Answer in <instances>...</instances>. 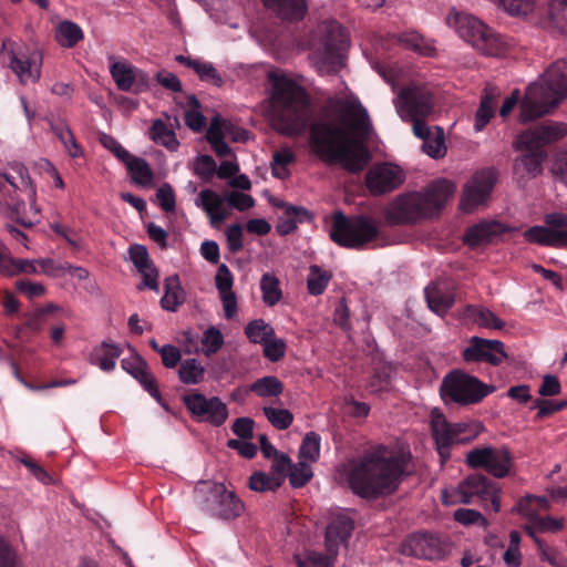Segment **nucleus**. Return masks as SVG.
<instances>
[{
	"label": "nucleus",
	"instance_id": "f257e3e1",
	"mask_svg": "<svg viewBox=\"0 0 567 567\" xmlns=\"http://www.w3.org/2000/svg\"><path fill=\"white\" fill-rule=\"evenodd\" d=\"M271 94L267 116L285 135L309 131L312 154L328 165H341L349 173L361 172L372 156L367 146L373 126L360 102L342 101L340 116L321 113L309 122L310 101L306 91L286 75L270 74Z\"/></svg>",
	"mask_w": 567,
	"mask_h": 567
},
{
	"label": "nucleus",
	"instance_id": "f03ea898",
	"mask_svg": "<svg viewBox=\"0 0 567 567\" xmlns=\"http://www.w3.org/2000/svg\"><path fill=\"white\" fill-rule=\"evenodd\" d=\"M411 458L410 451L371 446L349 461L346 473L349 488L365 499L392 495L409 474Z\"/></svg>",
	"mask_w": 567,
	"mask_h": 567
},
{
	"label": "nucleus",
	"instance_id": "7ed1b4c3",
	"mask_svg": "<svg viewBox=\"0 0 567 567\" xmlns=\"http://www.w3.org/2000/svg\"><path fill=\"white\" fill-rule=\"evenodd\" d=\"M454 192L455 185L452 182L435 181L422 192H410L395 197L385 212V218L391 225H413L439 216Z\"/></svg>",
	"mask_w": 567,
	"mask_h": 567
},
{
	"label": "nucleus",
	"instance_id": "20e7f679",
	"mask_svg": "<svg viewBox=\"0 0 567 567\" xmlns=\"http://www.w3.org/2000/svg\"><path fill=\"white\" fill-rule=\"evenodd\" d=\"M567 97V60H557L542 75L528 85L520 102L522 123L550 114Z\"/></svg>",
	"mask_w": 567,
	"mask_h": 567
},
{
	"label": "nucleus",
	"instance_id": "39448f33",
	"mask_svg": "<svg viewBox=\"0 0 567 567\" xmlns=\"http://www.w3.org/2000/svg\"><path fill=\"white\" fill-rule=\"evenodd\" d=\"M18 192L25 193L31 208L38 214L35 185L31 181L28 168L22 163L12 162L8 164L3 172L0 171V206L3 208L6 216L12 221L25 228L32 227L34 223L25 220L23 217L25 204L18 197Z\"/></svg>",
	"mask_w": 567,
	"mask_h": 567
},
{
	"label": "nucleus",
	"instance_id": "423d86ee",
	"mask_svg": "<svg viewBox=\"0 0 567 567\" xmlns=\"http://www.w3.org/2000/svg\"><path fill=\"white\" fill-rule=\"evenodd\" d=\"M378 223L367 215L346 216L341 210L334 212L329 231L330 239L348 249H364L379 237Z\"/></svg>",
	"mask_w": 567,
	"mask_h": 567
},
{
	"label": "nucleus",
	"instance_id": "0eeeda50",
	"mask_svg": "<svg viewBox=\"0 0 567 567\" xmlns=\"http://www.w3.org/2000/svg\"><path fill=\"white\" fill-rule=\"evenodd\" d=\"M431 431L441 463L445 464L451 457L452 446L472 442L484 431V425L478 421L452 423L443 413L434 410L431 413Z\"/></svg>",
	"mask_w": 567,
	"mask_h": 567
},
{
	"label": "nucleus",
	"instance_id": "6e6552de",
	"mask_svg": "<svg viewBox=\"0 0 567 567\" xmlns=\"http://www.w3.org/2000/svg\"><path fill=\"white\" fill-rule=\"evenodd\" d=\"M194 497L203 512L223 520L236 519L245 511L243 501L223 483L199 482L195 486Z\"/></svg>",
	"mask_w": 567,
	"mask_h": 567
},
{
	"label": "nucleus",
	"instance_id": "1a4fd4ad",
	"mask_svg": "<svg viewBox=\"0 0 567 567\" xmlns=\"http://www.w3.org/2000/svg\"><path fill=\"white\" fill-rule=\"evenodd\" d=\"M349 47L347 30L334 20L319 27V42L315 50L319 71L329 74L339 72L344 65V53Z\"/></svg>",
	"mask_w": 567,
	"mask_h": 567
},
{
	"label": "nucleus",
	"instance_id": "9d476101",
	"mask_svg": "<svg viewBox=\"0 0 567 567\" xmlns=\"http://www.w3.org/2000/svg\"><path fill=\"white\" fill-rule=\"evenodd\" d=\"M495 388L488 386L476 377L456 370L446 374L441 384V396L445 403L473 405L482 402Z\"/></svg>",
	"mask_w": 567,
	"mask_h": 567
},
{
	"label": "nucleus",
	"instance_id": "9b49d317",
	"mask_svg": "<svg viewBox=\"0 0 567 567\" xmlns=\"http://www.w3.org/2000/svg\"><path fill=\"white\" fill-rule=\"evenodd\" d=\"M447 23L455 28L462 39L487 54H496L503 44L499 34L472 14L452 11L447 16Z\"/></svg>",
	"mask_w": 567,
	"mask_h": 567
},
{
	"label": "nucleus",
	"instance_id": "f8f14e48",
	"mask_svg": "<svg viewBox=\"0 0 567 567\" xmlns=\"http://www.w3.org/2000/svg\"><path fill=\"white\" fill-rule=\"evenodd\" d=\"M501 487L483 474H472L460 482L454 489L455 503H477L485 511H501Z\"/></svg>",
	"mask_w": 567,
	"mask_h": 567
},
{
	"label": "nucleus",
	"instance_id": "ddd939ff",
	"mask_svg": "<svg viewBox=\"0 0 567 567\" xmlns=\"http://www.w3.org/2000/svg\"><path fill=\"white\" fill-rule=\"evenodd\" d=\"M354 522L346 514H339L331 519L326 528V553L308 551L309 567H333L339 554V546L347 545L352 535Z\"/></svg>",
	"mask_w": 567,
	"mask_h": 567
},
{
	"label": "nucleus",
	"instance_id": "4468645a",
	"mask_svg": "<svg viewBox=\"0 0 567 567\" xmlns=\"http://www.w3.org/2000/svg\"><path fill=\"white\" fill-rule=\"evenodd\" d=\"M466 464L471 468H484L496 478H504L513 467V455L505 446H482L466 454Z\"/></svg>",
	"mask_w": 567,
	"mask_h": 567
},
{
	"label": "nucleus",
	"instance_id": "2eb2a0df",
	"mask_svg": "<svg viewBox=\"0 0 567 567\" xmlns=\"http://www.w3.org/2000/svg\"><path fill=\"white\" fill-rule=\"evenodd\" d=\"M395 106L402 118L427 117L434 112L435 96L426 85L412 83L401 89Z\"/></svg>",
	"mask_w": 567,
	"mask_h": 567
},
{
	"label": "nucleus",
	"instance_id": "dca6fc26",
	"mask_svg": "<svg viewBox=\"0 0 567 567\" xmlns=\"http://www.w3.org/2000/svg\"><path fill=\"white\" fill-rule=\"evenodd\" d=\"M182 401L197 422H206L218 427L228 419V408L218 396L206 398L203 393L193 392L185 394Z\"/></svg>",
	"mask_w": 567,
	"mask_h": 567
},
{
	"label": "nucleus",
	"instance_id": "f3484780",
	"mask_svg": "<svg viewBox=\"0 0 567 567\" xmlns=\"http://www.w3.org/2000/svg\"><path fill=\"white\" fill-rule=\"evenodd\" d=\"M545 226H533L525 230L527 241L553 248L567 249V215L550 213L545 216Z\"/></svg>",
	"mask_w": 567,
	"mask_h": 567
},
{
	"label": "nucleus",
	"instance_id": "a211bd4d",
	"mask_svg": "<svg viewBox=\"0 0 567 567\" xmlns=\"http://www.w3.org/2000/svg\"><path fill=\"white\" fill-rule=\"evenodd\" d=\"M497 177L498 173L493 167L476 172L464 187L460 204L461 209L465 213H471L484 204L488 199Z\"/></svg>",
	"mask_w": 567,
	"mask_h": 567
},
{
	"label": "nucleus",
	"instance_id": "6ab92c4d",
	"mask_svg": "<svg viewBox=\"0 0 567 567\" xmlns=\"http://www.w3.org/2000/svg\"><path fill=\"white\" fill-rule=\"evenodd\" d=\"M462 359L466 363L484 362L498 367L507 359V353L502 341L473 336L462 351Z\"/></svg>",
	"mask_w": 567,
	"mask_h": 567
},
{
	"label": "nucleus",
	"instance_id": "aec40b11",
	"mask_svg": "<svg viewBox=\"0 0 567 567\" xmlns=\"http://www.w3.org/2000/svg\"><path fill=\"white\" fill-rule=\"evenodd\" d=\"M403 171L393 164L382 163L372 167L365 175V184L374 196L384 195L403 184Z\"/></svg>",
	"mask_w": 567,
	"mask_h": 567
},
{
	"label": "nucleus",
	"instance_id": "412c9836",
	"mask_svg": "<svg viewBox=\"0 0 567 567\" xmlns=\"http://www.w3.org/2000/svg\"><path fill=\"white\" fill-rule=\"evenodd\" d=\"M514 146L523 152V155L515 159L514 175L522 179L539 175L543 172V162L547 157L545 148L533 143H520V135L517 136Z\"/></svg>",
	"mask_w": 567,
	"mask_h": 567
},
{
	"label": "nucleus",
	"instance_id": "4be33fe9",
	"mask_svg": "<svg viewBox=\"0 0 567 567\" xmlns=\"http://www.w3.org/2000/svg\"><path fill=\"white\" fill-rule=\"evenodd\" d=\"M127 347L132 351V355L130 358L122 359V369L131 374L134 379H136L145 391H147L158 403L167 409V406L162 401V395L158 390L156 380L148 371L146 361L135 351L134 348H132L130 344H127Z\"/></svg>",
	"mask_w": 567,
	"mask_h": 567
},
{
	"label": "nucleus",
	"instance_id": "5701e85b",
	"mask_svg": "<svg viewBox=\"0 0 567 567\" xmlns=\"http://www.w3.org/2000/svg\"><path fill=\"white\" fill-rule=\"evenodd\" d=\"M567 134V125L547 121L533 128L526 130L520 135V143H533L544 148L548 143L556 142Z\"/></svg>",
	"mask_w": 567,
	"mask_h": 567
},
{
	"label": "nucleus",
	"instance_id": "b1692460",
	"mask_svg": "<svg viewBox=\"0 0 567 567\" xmlns=\"http://www.w3.org/2000/svg\"><path fill=\"white\" fill-rule=\"evenodd\" d=\"M12 44L10 40H6L2 43V49L8 51L10 69L19 78L21 83L38 81L40 79V68L33 66L34 62L28 56L16 53L11 48Z\"/></svg>",
	"mask_w": 567,
	"mask_h": 567
},
{
	"label": "nucleus",
	"instance_id": "393cba45",
	"mask_svg": "<svg viewBox=\"0 0 567 567\" xmlns=\"http://www.w3.org/2000/svg\"><path fill=\"white\" fill-rule=\"evenodd\" d=\"M39 274L37 260L13 258L8 247L0 241V275L14 277L19 275Z\"/></svg>",
	"mask_w": 567,
	"mask_h": 567
},
{
	"label": "nucleus",
	"instance_id": "a878e982",
	"mask_svg": "<svg viewBox=\"0 0 567 567\" xmlns=\"http://www.w3.org/2000/svg\"><path fill=\"white\" fill-rule=\"evenodd\" d=\"M404 553L427 560L435 559L441 555L439 539L430 534H415L406 539Z\"/></svg>",
	"mask_w": 567,
	"mask_h": 567
},
{
	"label": "nucleus",
	"instance_id": "bb28decb",
	"mask_svg": "<svg viewBox=\"0 0 567 567\" xmlns=\"http://www.w3.org/2000/svg\"><path fill=\"white\" fill-rule=\"evenodd\" d=\"M264 4L276 12L281 19L300 21L307 13V0H262Z\"/></svg>",
	"mask_w": 567,
	"mask_h": 567
},
{
	"label": "nucleus",
	"instance_id": "cd10ccee",
	"mask_svg": "<svg viewBox=\"0 0 567 567\" xmlns=\"http://www.w3.org/2000/svg\"><path fill=\"white\" fill-rule=\"evenodd\" d=\"M122 354V348L111 341H103L94 347L90 354V362L105 372L113 371L116 360Z\"/></svg>",
	"mask_w": 567,
	"mask_h": 567
},
{
	"label": "nucleus",
	"instance_id": "c85d7f7f",
	"mask_svg": "<svg viewBox=\"0 0 567 567\" xmlns=\"http://www.w3.org/2000/svg\"><path fill=\"white\" fill-rule=\"evenodd\" d=\"M185 301V291L181 286L178 275H172L164 281V296L161 298V307L171 312L177 311Z\"/></svg>",
	"mask_w": 567,
	"mask_h": 567
},
{
	"label": "nucleus",
	"instance_id": "c756f323",
	"mask_svg": "<svg viewBox=\"0 0 567 567\" xmlns=\"http://www.w3.org/2000/svg\"><path fill=\"white\" fill-rule=\"evenodd\" d=\"M424 293L429 308L440 316L446 313L455 302L454 293L444 291L439 286L426 287Z\"/></svg>",
	"mask_w": 567,
	"mask_h": 567
},
{
	"label": "nucleus",
	"instance_id": "7c9ffc66",
	"mask_svg": "<svg viewBox=\"0 0 567 567\" xmlns=\"http://www.w3.org/2000/svg\"><path fill=\"white\" fill-rule=\"evenodd\" d=\"M498 223H480L470 227L464 235V243L471 247H477L491 243L498 234Z\"/></svg>",
	"mask_w": 567,
	"mask_h": 567
},
{
	"label": "nucleus",
	"instance_id": "2f4dec72",
	"mask_svg": "<svg viewBox=\"0 0 567 567\" xmlns=\"http://www.w3.org/2000/svg\"><path fill=\"white\" fill-rule=\"evenodd\" d=\"M84 38L79 24L73 21H61L55 29V40L63 48H74Z\"/></svg>",
	"mask_w": 567,
	"mask_h": 567
},
{
	"label": "nucleus",
	"instance_id": "473e14b6",
	"mask_svg": "<svg viewBox=\"0 0 567 567\" xmlns=\"http://www.w3.org/2000/svg\"><path fill=\"white\" fill-rule=\"evenodd\" d=\"M248 389L259 398H279L285 385L276 375H266L254 381Z\"/></svg>",
	"mask_w": 567,
	"mask_h": 567
},
{
	"label": "nucleus",
	"instance_id": "72a5a7b5",
	"mask_svg": "<svg viewBox=\"0 0 567 567\" xmlns=\"http://www.w3.org/2000/svg\"><path fill=\"white\" fill-rule=\"evenodd\" d=\"M150 136L154 143L166 147L168 151H176L179 146L175 132L168 128L165 122L159 118L153 121Z\"/></svg>",
	"mask_w": 567,
	"mask_h": 567
},
{
	"label": "nucleus",
	"instance_id": "f704fd0d",
	"mask_svg": "<svg viewBox=\"0 0 567 567\" xmlns=\"http://www.w3.org/2000/svg\"><path fill=\"white\" fill-rule=\"evenodd\" d=\"M51 130L71 157L76 158L83 155V151L69 125L64 122H56L51 124Z\"/></svg>",
	"mask_w": 567,
	"mask_h": 567
},
{
	"label": "nucleus",
	"instance_id": "c9c22d12",
	"mask_svg": "<svg viewBox=\"0 0 567 567\" xmlns=\"http://www.w3.org/2000/svg\"><path fill=\"white\" fill-rule=\"evenodd\" d=\"M125 166L135 184L141 186H148L153 182V172L144 158L135 157L132 155L125 163Z\"/></svg>",
	"mask_w": 567,
	"mask_h": 567
},
{
	"label": "nucleus",
	"instance_id": "e433bc0d",
	"mask_svg": "<svg viewBox=\"0 0 567 567\" xmlns=\"http://www.w3.org/2000/svg\"><path fill=\"white\" fill-rule=\"evenodd\" d=\"M260 290L262 293V301L268 307L276 306L282 298L280 281L274 274L266 272L261 276Z\"/></svg>",
	"mask_w": 567,
	"mask_h": 567
},
{
	"label": "nucleus",
	"instance_id": "4c0bfd02",
	"mask_svg": "<svg viewBox=\"0 0 567 567\" xmlns=\"http://www.w3.org/2000/svg\"><path fill=\"white\" fill-rule=\"evenodd\" d=\"M205 368L197 359H186L181 362L178 378L184 384H198L204 381Z\"/></svg>",
	"mask_w": 567,
	"mask_h": 567
},
{
	"label": "nucleus",
	"instance_id": "58836bf2",
	"mask_svg": "<svg viewBox=\"0 0 567 567\" xmlns=\"http://www.w3.org/2000/svg\"><path fill=\"white\" fill-rule=\"evenodd\" d=\"M466 315L473 319L480 327L501 330L504 328V322L489 309L467 306Z\"/></svg>",
	"mask_w": 567,
	"mask_h": 567
},
{
	"label": "nucleus",
	"instance_id": "ea45409f",
	"mask_svg": "<svg viewBox=\"0 0 567 567\" xmlns=\"http://www.w3.org/2000/svg\"><path fill=\"white\" fill-rule=\"evenodd\" d=\"M134 70L135 66L126 62H114L111 64L110 72L118 90L124 92L133 90Z\"/></svg>",
	"mask_w": 567,
	"mask_h": 567
},
{
	"label": "nucleus",
	"instance_id": "a19ab883",
	"mask_svg": "<svg viewBox=\"0 0 567 567\" xmlns=\"http://www.w3.org/2000/svg\"><path fill=\"white\" fill-rule=\"evenodd\" d=\"M245 334L250 342L264 344L269 338L275 337V330L264 319H255L245 327Z\"/></svg>",
	"mask_w": 567,
	"mask_h": 567
},
{
	"label": "nucleus",
	"instance_id": "79ce46f5",
	"mask_svg": "<svg viewBox=\"0 0 567 567\" xmlns=\"http://www.w3.org/2000/svg\"><path fill=\"white\" fill-rule=\"evenodd\" d=\"M330 279H331V275L328 271L322 270L317 265L310 266L309 276L307 279L308 292L312 296L322 295L329 284Z\"/></svg>",
	"mask_w": 567,
	"mask_h": 567
},
{
	"label": "nucleus",
	"instance_id": "37998d69",
	"mask_svg": "<svg viewBox=\"0 0 567 567\" xmlns=\"http://www.w3.org/2000/svg\"><path fill=\"white\" fill-rule=\"evenodd\" d=\"M549 503L546 497L526 495L520 498L515 509L526 517H535L538 512L548 509Z\"/></svg>",
	"mask_w": 567,
	"mask_h": 567
},
{
	"label": "nucleus",
	"instance_id": "c03bdc74",
	"mask_svg": "<svg viewBox=\"0 0 567 567\" xmlns=\"http://www.w3.org/2000/svg\"><path fill=\"white\" fill-rule=\"evenodd\" d=\"M399 42L425 56H432L435 53V48L430 42L425 41L417 32L401 34Z\"/></svg>",
	"mask_w": 567,
	"mask_h": 567
},
{
	"label": "nucleus",
	"instance_id": "a18cd8bd",
	"mask_svg": "<svg viewBox=\"0 0 567 567\" xmlns=\"http://www.w3.org/2000/svg\"><path fill=\"white\" fill-rule=\"evenodd\" d=\"M282 484L281 477H275V475H268L264 472H255L249 477V488L255 492H267L276 491Z\"/></svg>",
	"mask_w": 567,
	"mask_h": 567
},
{
	"label": "nucleus",
	"instance_id": "49530a36",
	"mask_svg": "<svg viewBox=\"0 0 567 567\" xmlns=\"http://www.w3.org/2000/svg\"><path fill=\"white\" fill-rule=\"evenodd\" d=\"M262 413L267 421L277 430H287L293 422V414L287 409L264 406Z\"/></svg>",
	"mask_w": 567,
	"mask_h": 567
},
{
	"label": "nucleus",
	"instance_id": "de8ad7c7",
	"mask_svg": "<svg viewBox=\"0 0 567 567\" xmlns=\"http://www.w3.org/2000/svg\"><path fill=\"white\" fill-rule=\"evenodd\" d=\"M320 455V435L315 432H309L303 437L300 449L299 457L301 460L316 462Z\"/></svg>",
	"mask_w": 567,
	"mask_h": 567
},
{
	"label": "nucleus",
	"instance_id": "09e8293b",
	"mask_svg": "<svg viewBox=\"0 0 567 567\" xmlns=\"http://www.w3.org/2000/svg\"><path fill=\"white\" fill-rule=\"evenodd\" d=\"M0 567H23L18 549L2 536H0Z\"/></svg>",
	"mask_w": 567,
	"mask_h": 567
},
{
	"label": "nucleus",
	"instance_id": "8fccbe9b",
	"mask_svg": "<svg viewBox=\"0 0 567 567\" xmlns=\"http://www.w3.org/2000/svg\"><path fill=\"white\" fill-rule=\"evenodd\" d=\"M495 100L488 93L482 99L475 114V130L482 131L494 116Z\"/></svg>",
	"mask_w": 567,
	"mask_h": 567
},
{
	"label": "nucleus",
	"instance_id": "3c124183",
	"mask_svg": "<svg viewBox=\"0 0 567 567\" xmlns=\"http://www.w3.org/2000/svg\"><path fill=\"white\" fill-rule=\"evenodd\" d=\"M311 466L305 461L291 465L289 471V483L293 488L303 487L312 478Z\"/></svg>",
	"mask_w": 567,
	"mask_h": 567
},
{
	"label": "nucleus",
	"instance_id": "603ef678",
	"mask_svg": "<svg viewBox=\"0 0 567 567\" xmlns=\"http://www.w3.org/2000/svg\"><path fill=\"white\" fill-rule=\"evenodd\" d=\"M224 200H226L225 197L223 198L213 189H204L199 193L196 205L200 206L208 214L225 209Z\"/></svg>",
	"mask_w": 567,
	"mask_h": 567
},
{
	"label": "nucleus",
	"instance_id": "864d4df0",
	"mask_svg": "<svg viewBox=\"0 0 567 567\" xmlns=\"http://www.w3.org/2000/svg\"><path fill=\"white\" fill-rule=\"evenodd\" d=\"M202 343L207 357L217 353L224 344V336L216 327H209L204 332Z\"/></svg>",
	"mask_w": 567,
	"mask_h": 567
},
{
	"label": "nucleus",
	"instance_id": "5fc2aeb1",
	"mask_svg": "<svg viewBox=\"0 0 567 567\" xmlns=\"http://www.w3.org/2000/svg\"><path fill=\"white\" fill-rule=\"evenodd\" d=\"M453 518L464 526H488V520L478 511L472 508H457L453 514Z\"/></svg>",
	"mask_w": 567,
	"mask_h": 567
},
{
	"label": "nucleus",
	"instance_id": "6e6d98bb",
	"mask_svg": "<svg viewBox=\"0 0 567 567\" xmlns=\"http://www.w3.org/2000/svg\"><path fill=\"white\" fill-rule=\"evenodd\" d=\"M194 173L205 183L212 181L216 174V162L210 155H200L194 164Z\"/></svg>",
	"mask_w": 567,
	"mask_h": 567
},
{
	"label": "nucleus",
	"instance_id": "4d7b16f0",
	"mask_svg": "<svg viewBox=\"0 0 567 567\" xmlns=\"http://www.w3.org/2000/svg\"><path fill=\"white\" fill-rule=\"evenodd\" d=\"M512 16H525L533 10L534 0H492Z\"/></svg>",
	"mask_w": 567,
	"mask_h": 567
},
{
	"label": "nucleus",
	"instance_id": "13d9d810",
	"mask_svg": "<svg viewBox=\"0 0 567 567\" xmlns=\"http://www.w3.org/2000/svg\"><path fill=\"white\" fill-rule=\"evenodd\" d=\"M264 355L271 362H278L286 354V342L275 337L269 338L264 344Z\"/></svg>",
	"mask_w": 567,
	"mask_h": 567
},
{
	"label": "nucleus",
	"instance_id": "bf43d9fd",
	"mask_svg": "<svg viewBox=\"0 0 567 567\" xmlns=\"http://www.w3.org/2000/svg\"><path fill=\"white\" fill-rule=\"evenodd\" d=\"M533 408L538 409L536 419L542 420L567 408V401L555 402L551 400L537 399Z\"/></svg>",
	"mask_w": 567,
	"mask_h": 567
},
{
	"label": "nucleus",
	"instance_id": "052dcab7",
	"mask_svg": "<svg viewBox=\"0 0 567 567\" xmlns=\"http://www.w3.org/2000/svg\"><path fill=\"white\" fill-rule=\"evenodd\" d=\"M437 132L439 134L434 138L429 137L423 143V151L432 158L443 157L446 151L443 131L437 127Z\"/></svg>",
	"mask_w": 567,
	"mask_h": 567
},
{
	"label": "nucleus",
	"instance_id": "680f3d73",
	"mask_svg": "<svg viewBox=\"0 0 567 567\" xmlns=\"http://www.w3.org/2000/svg\"><path fill=\"white\" fill-rule=\"evenodd\" d=\"M128 252L132 262L138 271H143L144 269H147L150 266L154 265L150 259L147 249L143 245L135 244L131 246Z\"/></svg>",
	"mask_w": 567,
	"mask_h": 567
},
{
	"label": "nucleus",
	"instance_id": "e2e57ef3",
	"mask_svg": "<svg viewBox=\"0 0 567 567\" xmlns=\"http://www.w3.org/2000/svg\"><path fill=\"white\" fill-rule=\"evenodd\" d=\"M277 207L284 209L285 216L296 219V224L310 223L313 218L312 214L305 207L295 206L285 202H280Z\"/></svg>",
	"mask_w": 567,
	"mask_h": 567
},
{
	"label": "nucleus",
	"instance_id": "0e129e2a",
	"mask_svg": "<svg viewBox=\"0 0 567 567\" xmlns=\"http://www.w3.org/2000/svg\"><path fill=\"white\" fill-rule=\"evenodd\" d=\"M14 286L17 291L23 293L27 298L31 300L40 298L45 293V287L40 282H32L27 279H20L16 281Z\"/></svg>",
	"mask_w": 567,
	"mask_h": 567
},
{
	"label": "nucleus",
	"instance_id": "69168bd1",
	"mask_svg": "<svg viewBox=\"0 0 567 567\" xmlns=\"http://www.w3.org/2000/svg\"><path fill=\"white\" fill-rule=\"evenodd\" d=\"M215 284L216 288L219 292V295L227 293V292H234L233 291V285H234V277L230 272L229 268L221 264L218 269L217 274L215 276Z\"/></svg>",
	"mask_w": 567,
	"mask_h": 567
},
{
	"label": "nucleus",
	"instance_id": "338daca9",
	"mask_svg": "<svg viewBox=\"0 0 567 567\" xmlns=\"http://www.w3.org/2000/svg\"><path fill=\"white\" fill-rule=\"evenodd\" d=\"M225 199L230 207H234L239 212H245L255 205V199L250 195L235 190L226 193Z\"/></svg>",
	"mask_w": 567,
	"mask_h": 567
},
{
	"label": "nucleus",
	"instance_id": "774afa93",
	"mask_svg": "<svg viewBox=\"0 0 567 567\" xmlns=\"http://www.w3.org/2000/svg\"><path fill=\"white\" fill-rule=\"evenodd\" d=\"M156 197L159 203L161 208L166 213L174 212L176 207V198L174 189L169 184L162 185L157 192Z\"/></svg>",
	"mask_w": 567,
	"mask_h": 567
}]
</instances>
